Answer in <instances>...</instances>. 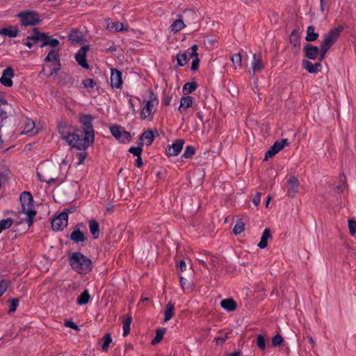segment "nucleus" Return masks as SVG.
Segmentation results:
<instances>
[{"label": "nucleus", "mask_w": 356, "mask_h": 356, "mask_svg": "<svg viewBox=\"0 0 356 356\" xmlns=\"http://www.w3.org/2000/svg\"><path fill=\"white\" fill-rule=\"evenodd\" d=\"M58 131L63 139L72 147L78 150H84L91 145L94 141V134H85L81 137L76 127L62 122L58 124Z\"/></svg>", "instance_id": "obj_1"}, {"label": "nucleus", "mask_w": 356, "mask_h": 356, "mask_svg": "<svg viewBox=\"0 0 356 356\" xmlns=\"http://www.w3.org/2000/svg\"><path fill=\"white\" fill-rule=\"evenodd\" d=\"M19 200L21 202V213L25 216L22 220L26 222L27 225L30 226L32 225L36 214L33 197L30 193L24 192L21 194Z\"/></svg>", "instance_id": "obj_2"}, {"label": "nucleus", "mask_w": 356, "mask_h": 356, "mask_svg": "<svg viewBox=\"0 0 356 356\" xmlns=\"http://www.w3.org/2000/svg\"><path fill=\"white\" fill-rule=\"evenodd\" d=\"M70 264L74 270L79 274H86L92 269L91 260L81 252H74L70 257Z\"/></svg>", "instance_id": "obj_3"}, {"label": "nucleus", "mask_w": 356, "mask_h": 356, "mask_svg": "<svg viewBox=\"0 0 356 356\" xmlns=\"http://www.w3.org/2000/svg\"><path fill=\"white\" fill-rule=\"evenodd\" d=\"M158 105L159 99L154 94L149 92L148 98L144 99L142 102L140 118L152 120Z\"/></svg>", "instance_id": "obj_4"}, {"label": "nucleus", "mask_w": 356, "mask_h": 356, "mask_svg": "<svg viewBox=\"0 0 356 356\" xmlns=\"http://www.w3.org/2000/svg\"><path fill=\"white\" fill-rule=\"evenodd\" d=\"M56 168L51 163L41 164L37 171V176L40 181L51 184L57 179V175L54 173Z\"/></svg>", "instance_id": "obj_5"}, {"label": "nucleus", "mask_w": 356, "mask_h": 356, "mask_svg": "<svg viewBox=\"0 0 356 356\" xmlns=\"http://www.w3.org/2000/svg\"><path fill=\"white\" fill-rule=\"evenodd\" d=\"M341 31V27L334 28L330 31L324 38V40L321 45V60L324 58L325 54L330 49V47L335 42L337 39L338 38L339 33Z\"/></svg>", "instance_id": "obj_6"}, {"label": "nucleus", "mask_w": 356, "mask_h": 356, "mask_svg": "<svg viewBox=\"0 0 356 356\" xmlns=\"http://www.w3.org/2000/svg\"><path fill=\"white\" fill-rule=\"evenodd\" d=\"M18 17L20 19L21 24L24 26H35L40 22L38 14L34 11L22 12Z\"/></svg>", "instance_id": "obj_7"}, {"label": "nucleus", "mask_w": 356, "mask_h": 356, "mask_svg": "<svg viewBox=\"0 0 356 356\" xmlns=\"http://www.w3.org/2000/svg\"><path fill=\"white\" fill-rule=\"evenodd\" d=\"M110 131L115 138L122 143L130 142L131 136L129 132L125 131L122 127L114 125L110 127Z\"/></svg>", "instance_id": "obj_8"}, {"label": "nucleus", "mask_w": 356, "mask_h": 356, "mask_svg": "<svg viewBox=\"0 0 356 356\" xmlns=\"http://www.w3.org/2000/svg\"><path fill=\"white\" fill-rule=\"evenodd\" d=\"M44 39H45V34L40 33L38 29H34L26 37L23 44L28 48L31 49L39 42L42 43Z\"/></svg>", "instance_id": "obj_9"}, {"label": "nucleus", "mask_w": 356, "mask_h": 356, "mask_svg": "<svg viewBox=\"0 0 356 356\" xmlns=\"http://www.w3.org/2000/svg\"><path fill=\"white\" fill-rule=\"evenodd\" d=\"M195 106V101L194 98L189 95H184L180 99L178 111L181 115H185L192 111Z\"/></svg>", "instance_id": "obj_10"}, {"label": "nucleus", "mask_w": 356, "mask_h": 356, "mask_svg": "<svg viewBox=\"0 0 356 356\" xmlns=\"http://www.w3.org/2000/svg\"><path fill=\"white\" fill-rule=\"evenodd\" d=\"M67 223L68 213L66 211H64L53 219L51 226L54 231L58 232L66 227Z\"/></svg>", "instance_id": "obj_11"}, {"label": "nucleus", "mask_w": 356, "mask_h": 356, "mask_svg": "<svg viewBox=\"0 0 356 356\" xmlns=\"http://www.w3.org/2000/svg\"><path fill=\"white\" fill-rule=\"evenodd\" d=\"M58 53H59V48L52 49L49 52L47 56L45 58L44 60L46 62H52L56 65V67H54L50 71V73L49 74V76L52 75L54 73H56L60 69Z\"/></svg>", "instance_id": "obj_12"}, {"label": "nucleus", "mask_w": 356, "mask_h": 356, "mask_svg": "<svg viewBox=\"0 0 356 356\" xmlns=\"http://www.w3.org/2000/svg\"><path fill=\"white\" fill-rule=\"evenodd\" d=\"M289 145L287 139H282L280 141L275 142L273 146L270 147V149L267 151L265 155V159L267 160L269 158L273 157L277 153H278L281 149H282L285 146Z\"/></svg>", "instance_id": "obj_13"}, {"label": "nucleus", "mask_w": 356, "mask_h": 356, "mask_svg": "<svg viewBox=\"0 0 356 356\" xmlns=\"http://www.w3.org/2000/svg\"><path fill=\"white\" fill-rule=\"evenodd\" d=\"M14 76L15 72L13 69L11 67H7L2 72L0 83L4 86L10 87L13 86V78Z\"/></svg>", "instance_id": "obj_14"}, {"label": "nucleus", "mask_w": 356, "mask_h": 356, "mask_svg": "<svg viewBox=\"0 0 356 356\" xmlns=\"http://www.w3.org/2000/svg\"><path fill=\"white\" fill-rule=\"evenodd\" d=\"M111 85L113 88H120L122 85V73L120 71L111 69Z\"/></svg>", "instance_id": "obj_15"}, {"label": "nucleus", "mask_w": 356, "mask_h": 356, "mask_svg": "<svg viewBox=\"0 0 356 356\" xmlns=\"http://www.w3.org/2000/svg\"><path fill=\"white\" fill-rule=\"evenodd\" d=\"M88 49L89 48L88 46L82 47L75 55L76 62L82 67L86 69H88L89 67L87 60L86 59V54Z\"/></svg>", "instance_id": "obj_16"}, {"label": "nucleus", "mask_w": 356, "mask_h": 356, "mask_svg": "<svg viewBox=\"0 0 356 356\" xmlns=\"http://www.w3.org/2000/svg\"><path fill=\"white\" fill-rule=\"evenodd\" d=\"M81 227H83L82 223L77 225L71 233L70 238L75 243L83 242L86 239L84 233L81 231Z\"/></svg>", "instance_id": "obj_17"}, {"label": "nucleus", "mask_w": 356, "mask_h": 356, "mask_svg": "<svg viewBox=\"0 0 356 356\" xmlns=\"http://www.w3.org/2000/svg\"><path fill=\"white\" fill-rule=\"evenodd\" d=\"M198 49V46L197 44H193L191 47V58L192 59V63L191 70L193 72L197 70L199 67L200 58L197 52Z\"/></svg>", "instance_id": "obj_18"}, {"label": "nucleus", "mask_w": 356, "mask_h": 356, "mask_svg": "<svg viewBox=\"0 0 356 356\" xmlns=\"http://www.w3.org/2000/svg\"><path fill=\"white\" fill-rule=\"evenodd\" d=\"M184 140H178L170 146L168 147L167 149V154L170 156H177L181 150L183 148Z\"/></svg>", "instance_id": "obj_19"}, {"label": "nucleus", "mask_w": 356, "mask_h": 356, "mask_svg": "<svg viewBox=\"0 0 356 356\" xmlns=\"http://www.w3.org/2000/svg\"><path fill=\"white\" fill-rule=\"evenodd\" d=\"M38 133V130L35 127V122L31 119H26L24 122V128L22 134L33 136Z\"/></svg>", "instance_id": "obj_20"}, {"label": "nucleus", "mask_w": 356, "mask_h": 356, "mask_svg": "<svg viewBox=\"0 0 356 356\" xmlns=\"http://www.w3.org/2000/svg\"><path fill=\"white\" fill-rule=\"evenodd\" d=\"M288 183L289 185L288 193L291 197H295L298 192L299 186L298 179L296 177L291 175L289 177Z\"/></svg>", "instance_id": "obj_21"}, {"label": "nucleus", "mask_w": 356, "mask_h": 356, "mask_svg": "<svg viewBox=\"0 0 356 356\" xmlns=\"http://www.w3.org/2000/svg\"><path fill=\"white\" fill-rule=\"evenodd\" d=\"M191 58V48L179 53L177 55V63L179 66H184L189 60Z\"/></svg>", "instance_id": "obj_22"}, {"label": "nucleus", "mask_w": 356, "mask_h": 356, "mask_svg": "<svg viewBox=\"0 0 356 356\" xmlns=\"http://www.w3.org/2000/svg\"><path fill=\"white\" fill-rule=\"evenodd\" d=\"M154 136L152 131H146L140 136L138 145H145L147 146H149L152 143V142L154 140Z\"/></svg>", "instance_id": "obj_23"}, {"label": "nucleus", "mask_w": 356, "mask_h": 356, "mask_svg": "<svg viewBox=\"0 0 356 356\" xmlns=\"http://www.w3.org/2000/svg\"><path fill=\"white\" fill-rule=\"evenodd\" d=\"M264 67V63L262 62L260 56L254 54L252 61V73L255 74L260 72Z\"/></svg>", "instance_id": "obj_24"}, {"label": "nucleus", "mask_w": 356, "mask_h": 356, "mask_svg": "<svg viewBox=\"0 0 356 356\" xmlns=\"http://www.w3.org/2000/svg\"><path fill=\"white\" fill-rule=\"evenodd\" d=\"M305 56L309 59L314 60L317 58L318 54V49L312 44H307L305 48Z\"/></svg>", "instance_id": "obj_25"}, {"label": "nucleus", "mask_w": 356, "mask_h": 356, "mask_svg": "<svg viewBox=\"0 0 356 356\" xmlns=\"http://www.w3.org/2000/svg\"><path fill=\"white\" fill-rule=\"evenodd\" d=\"M302 66L309 73H317L321 67V64L320 63L313 64L309 60H304L302 61Z\"/></svg>", "instance_id": "obj_26"}, {"label": "nucleus", "mask_w": 356, "mask_h": 356, "mask_svg": "<svg viewBox=\"0 0 356 356\" xmlns=\"http://www.w3.org/2000/svg\"><path fill=\"white\" fill-rule=\"evenodd\" d=\"M89 230L94 238H97L99 236V225L95 220H90L88 222Z\"/></svg>", "instance_id": "obj_27"}, {"label": "nucleus", "mask_w": 356, "mask_h": 356, "mask_svg": "<svg viewBox=\"0 0 356 356\" xmlns=\"http://www.w3.org/2000/svg\"><path fill=\"white\" fill-rule=\"evenodd\" d=\"M106 29L112 32H118L124 29V25L119 22L106 21Z\"/></svg>", "instance_id": "obj_28"}, {"label": "nucleus", "mask_w": 356, "mask_h": 356, "mask_svg": "<svg viewBox=\"0 0 356 356\" xmlns=\"http://www.w3.org/2000/svg\"><path fill=\"white\" fill-rule=\"evenodd\" d=\"M18 31L14 26L3 28L0 30V35L9 38H15L17 35Z\"/></svg>", "instance_id": "obj_29"}, {"label": "nucleus", "mask_w": 356, "mask_h": 356, "mask_svg": "<svg viewBox=\"0 0 356 356\" xmlns=\"http://www.w3.org/2000/svg\"><path fill=\"white\" fill-rule=\"evenodd\" d=\"M174 303L169 302L164 310V322H168L174 316Z\"/></svg>", "instance_id": "obj_30"}, {"label": "nucleus", "mask_w": 356, "mask_h": 356, "mask_svg": "<svg viewBox=\"0 0 356 356\" xmlns=\"http://www.w3.org/2000/svg\"><path fill=\"white\" fill-rule=\"evenodd\" d=\"M186 26L181 19L175 20L170 26L169 30L171 33H177Z\"/></svg>", "instance_id": "obj_31"}, {"label": "nucleus", "mask_w": 356, "mask_h": 356, "mask_svg": "<svg viewBox=\"0 0 356 356\" xmlns=\"http://www.w3.org/2000/svg\"><path fill=\"white\" fill-rule=\"evenodd\" d=\"M81 122L83 126L85 134L91 133L92 134H93L91 119L90 116H83V118H81Z\"/></svg>", "instance_id": "obj_32"}, {"label": "nucleus", "mask_w": 356, "mask_h": 356, "mask_svg": "<svg viewBox=\"0 0 356 356\" xmlns=\"http://www.w3.org/2000/svg\"><path fill=\"white\" fill-rule=\"evenodd\" d=\"M221 307L228 312H232L236 309V302L232 299H224L220 302Z\"/></svg>", "instance_id": "obj_33"}, {"label": "nucleus", "mask_w": 356, "mask_h": 356, "mask_svg": "<svg viewBox=\"0 0 356 356\" xmlns=\"http://www.w3.org/2000/svg\"><path fill=\"white\" fill-rule=\"evenodd\" d=\"M270 238V230L268 229H265L261 237L260 241L258 243V246L261 249L265 248L268 245V240Z\"/></svg>", "instance_id": "obj_34"}, {"label": "nucleus", "mask_w": 356, "mask_h": 356, "mask_svg": "<svg viewBox=\"0 0 356 356\" xmlns=\"http://www.w3.org/2000/svg\"><path fill=\"white\" fill-rule=\"evenodd\" d=\"M69 40L74 43H81L83 40V35L80 31L73 30L69 34Z\"/></svg>", "instance_id": "obj_35"}, {"label": "nucleus", "mask_w": 356, "mask_h": 356, "mask_svg": "<svg viewBox=\"0 0 356 356\" xmlns=\"http://www.w3.org/2000/svg\"><path fill=\"white\" fill-rule=\"evenodd\" d=\"M318 37V34L315 32L314 27L309 26L307 29V35L305 40L308 42L315 41Z\"/></svg>", "instance_id": "obj_36"}, {"label": "nucleus", "mask_w": 356, "mask_h": 356, "mask_svg": "<svg viewBox=\"0 0 356 356\" xmlns=\"http://www.w3.org/2000/svg\"><path fill=\"white\" fill-rule=\"evenodd\" d=\"M59 41L57 39L51 38L45 35V39L43 40L41 47L51 46L53 49L58 48Z\"/></svg>", "instance_id": "obj_37"}, {"label": "nucleus", "mask_w": 356, "mask_h": 356, "mask_svg": "<svg viewBox=\"0 0 356 356\" xmlns=\"http://www.w3.org/2000/svg\"><path fill=\"white\" fill-rule=\"evenodd\" d=\"M197 88V85L195 82H188L184 85L182 92L185 95H188L195 91Z\"/></svg>", "instance_id": "obj_38"}, {"label": "nucleus", "mask_w": 356, "mask_h": 356, "mask_svg": "<svg viewBox=\"0 0 356 356\" xmlns=\"http://www.w3.org/2000/svg\"><path fill=\"white\" fill-rule=\"evenodd\" d=\"M90 298V296L89 294V291L88 290H85L77 298L76 302L79 305H83L87 304Z\"/></svg>", "instance_id": "obj_39"}, {"label": "nucleus", "mask_w": 356, "mask_h": 356, "mask_svg": "<svg viewBox=\"0 0 356 356\" xmlns=\"http://www.w3.org/2000/svg\"><path fill=\"white\" fill-rule=\"evenodd\" d=\"M233 64V67L236 69H241L242 67V58L241 55L239 53L235 54L232 56L231 58Z\"/></svg>", "instance_id": "obj_40"}, {"label": "nucleus", "mask_w": 356, "mask_h": 356, "mask_svg": "<svg viewBox=\"0 0 356 356\" xmlns=\"http://www.w3.org/2000/svg\"><path fill=\"white\" fill-rule=\"evenodd\" d=\"M132 322L131 316H126L123 321V336L126 337L130 332V325Z\"/></svg>", "instance_id": "obj_41"}, {"label": "nucleus", "mask_w": 356, "mask_h": 356, "mask_svg": "<svg viewBox=\"0 0 356 356\" xmlns=\"http://www.w3.org/2000/svg\"><path fill=\"white\" fill-rule=\"evenodd\" d=\"M165 332V329H159L156 332L155 337L152 341V345H156L159 343L163 338L164 334Z\"/></svg>", "instance_id": "obj_42"}, {"label": "nucleus", "mask_w": 356, "mask_h": 356, "mask_svg": "<svg viewBox=\"0 0 356 356\" xmlns=\"http://www.w3.org/2000/svg\"><path fill=\"white\" fill-rule=\"evenodd\" d=\"M112 343V338L110 333L106 334L103 338L102 350L106 352Z\"/></svg>", "instance_id": "obj_43"}, {"label": "nucleus", "mask_w": 356, "mask_h": 356, "mask_svg": "<svg viewBox=\"0 0 356 356\" xmlns=\"http://www.w3.org/2000/svg\"><path fill=\"white\" fill-rule=\"evenodd\" d=\"M13 225V220L10 218L0 220V233L11 227Z\"/></svg>", "instance_id": "obj_44"}, {"label": "nucleus", "mask_w": 356, "mask_h": 356, "mask_svg": "<svg viewBox=\"0 0 356 356\" xmlns=\"http://www.w3.org/2000/svg\"><path fill=\"white\" fill-rule=\"evenodd\" d=\"M290 42L294 47L300 45V35L296 31H293L290 35Z\"/></svg>", "instance_id": "obj_45"}, {"label": "nucleus", "mask_w": 356, "mask_h": 356, "mask_svg": "<svg viewBox=\"0 0 356 356\" xmlns=\"http://www.w3.org/2000/svg\"><path fill=\"white\" fill-rule=\"evenodd\" d=\"M348 231L351 236L356 234V220L353 219H349L348 220Z\"/></svg>", "instance_id": "obj_46"}, {"label": "nucleus", "mask_w": 356, "mask_h": 356, "mask_svg": "<svg viewBox=\"0 0 356 356\" xmlns=\"http://www.w3.org/2000/svg\"><path fill=\"white\" fill-rule=\"evenodd\" d=\"M83 86L87 89H92L96 86V82L92 79H86L83 81Z\"/></svg>", "instance_id": "obj_47"}, {"label": "nucleus", "mask_w": 356, "mask_h": 356, "mask_svg": "<svg viewBox=\"0 0 356 356\" xmlns=\"http://www.w3.org/2000/svg\"><path fill=\"white\" fill-rule=\"evenodd\" d=\"M257 345L261 350L266 348V339L263 335L259 334L257 336Z\"/></svg>", "instance_id": "obj_48"}, {"label": "nucleus", "mask_w": 356, "mask_h": 356, "mask_svg": "<svg viewBox=\"0 0 356 356\" xmlns=\"http://www.w3.org/2000/svg\"><path fill=\"white\" fill-rule=\"evenodd\" d=\"M195 154V149L192 146H187L184 150L183 156L184 158H190Z\"/></svg>", "instance_id": "obj_49"}, {"label": "nucleus", "mask_w": 356, "mask_h": 356, "mask_svg": "<svg viewBox=\"0 0 356 356\" xmlns=\"http://www.w3.org/2000/svg\"><path fill=\"white\" fill-rule=\"evenodd\" d=\"M244 230V224L242 222H238L234 227V233L240 234Z\"/></svg>", "instance_id": "obj_50"}, {"label": "nucleus", "mask_w": 356, "mask_h": 356, "mask_svg": "<svg viewBox=\"0 0 356 356\" xmlns=\"http://www.w3.org/2000/svg\"><path fill=\"white\" fill-rule=\"evenodd\" d=\"M128 97H129L128 102L129 104V107L135 113L136 112L135 105H136V102L139 100L138 98L132 97V96H128Z\"/></svg>", "instance_id": "obj_51"}, {"label": "nucleus", "mask_w": 356, "mask_h": 356, "mask_svg": "<svg viewBox=\"0 0 356 356\" xmlns=\"http://www.w3.org/2000/svg\"><path fill=\"white\" fill-rule=\"evenodd\" d=\"M141 146L142 145H139L138 147H131L129 148V152L133 154L134 156H140L143 150Z\"/></svg>", "instance_id": "obj_52"}, {"label": "nucleus", "mask_w": 356, "mask_h": 356, "mask_svg": "<svg viewBox=\"0 0 356 356\" xmlns=\"http://www.w3.org/2000/svg\"><path fill=\"white\" fill-rule=\"evenodd\" d=\"M19 305V300L17 298H13L10 301L9 312H13L16 310Z\"/></svg>", "instance_id": "obj_53"}, {"label": "nucleus", "mask_w": 356, "mask_h": 356, "mask_svg": "<svg viewBox=\"0 0 356 356\" xmlns=\"http://www.w3.org/2000/svg\"><path fill=\"white\" fill-rule=\"evenodd\" d=\"M284 339L282 338V337L280 335V334H276L273 338V345L274 346H280V344L282 343Z\"/></svg>", "instance_id": "obj_54"}, {"label": "nucleus", "mask_w": 356, "mask_h": 356, "mask_svg": "<svg viewBox=\"0 0 356 356\" xmlns=\"http://www.w3.org/2000/svg\"><path fill=\"white\" fill-rule=\"evenodd\" d=\"M86 156H87V154L84 152L78 153L76 154V157L78 159L76 165H81L82 163H83Z\"/></svg>", "instance_id": "obj_55"}, {"label": "nucleus", "mask_w": 356, "mask_h": 356, "mask_svg": "<svg viewBox=\"0 0 356 356\" xmlns=\"http://www.w3.org/2000/svg\"><path fill=\"white\" fill-rule=\"evenodd\" d=\"M8 286V283L6 280L0 281V296H1L6 292Z\"/></svg>", "instance_id": "obj_56"}, {"label": "nucleus", "mask_w": 356, "mask_h": 356, "mask_svg": "<svg viewBox=\"0 0 356 356\" xmlns=\"http://www.w3.org/2000/svg\"><path fill=\"white\" fill-rule=\"evenodd\" d=\"M65 325L67 327H70L72 329H74L75 330H79V327L77 326V325L74 323L72 321H66L65 322Z\"/></svg>", "instance_id": "obj_57"}, {"label": "nucleus", "mask_w": 356, "mask_h": 356, "mask_svg": "<svg viewBox=\"0 0 356 356\" xmlns=\"http://www.w3.org/2000/svg\"><path fill=\"white\" fill-rule=\"evenodd\" d=\"M261 197V193H257L253 197L252 202L256 207H257L260 204Z\"/></svg>", "instance_id": "obj_58"}, {"label": "nucleus", "mask_w": 356, "mask_h": 356, "mask_svg": "<svg viewBox=\"0 0 356 356\" xmlns=\"http://www.w3.org/2000/svg\"><path fill=\"white\" fill-rule=\"evenodd\" d=\"M179 279H180V284H181V288L184 290L187 289L188 288V283L187 280L182 276H181Z\"/></svg>", "instance_id": "obj_59"}, {"label": "nucleus", "mask_w": 356, "mask_h": 356, "mask_svg": "<svg viewBox=\"0 0 356 356\" xmlns=\"http://www.w3.org/2000/svg\"><path fill=\"white\" fill-rule=\"evenodd\" d=\"M227 337H219L216 338V344H222L225 340L227 339Z\"/></svg>", "instance_id": "obj_60"}, {"label": "nucleus", "mask_w": 356, "mask_h": 356, "mask_svg": "<svg viewBox=\"0 0 356 356\" xmlns=\"http://www.w3.org/2000/svg\"><path fill=\"white\" fill-rule=\"evenodd\" d=\"M178 266H179V268H180V270H181V271H184V270H186V263H185V261H184L181 260V261L179 262Z\"/></svg>", "instance_id": "obj_61"}, {"label": "nucleus", "mask_w": 356, "mask_h": 356, "mask_svg": "<svg viewBox=\"0 0 356 356\" xmlns=\"http://www.w3.org/2000/svg\"><path fill=\"white\" fill-rule=\"evenodd\" d=\"M143 165V161H142V158L140 156H137V159H136V165L138 167V168H140Z\"/></svg>", "instance_id": "obj_62"}, {"label": "nucleus", "mask_w": 356, "mask_h": 356, "mask_svg": "<svg viewBox=\"0 0 356 356\" xmlns=\"http://www.w3.org/2000/svg\"><path fill=\"white\" fill-rule=\"evenodd\" d=\"M307 339H308L309 343L312 346H314V345H315V341H314V339H313V337H311V336H308V337H307Z\"/></svg>", "instance_id": "obj_63"}, {"label": "nucleus", "mask_w": 356, "mask_h": 356, "mask_svg": "<svg viewBox=\"0 0 356 356\" xmlns=\"http://www.w3.org/2000/svg\"><path fill=\"white\" fill-rule=\"evenodd\" d=\"M197 118L201 120V121H203L204 120V116H203V113L202 112H197Z\"/></svg>", "instance_id": "obj_64"}]
</instances>
